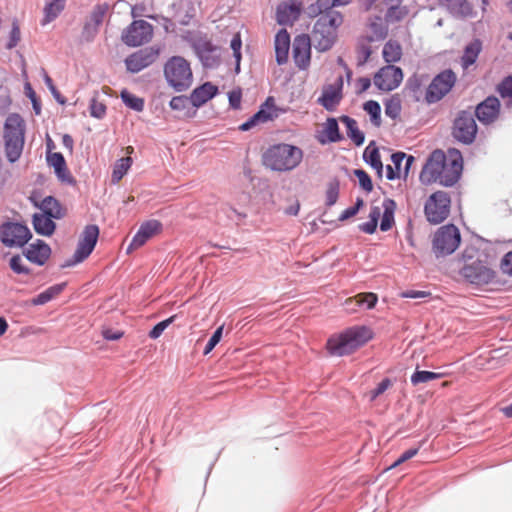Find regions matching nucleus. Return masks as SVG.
<instances>
[{"label":"nucleus","mask_w":512,"mask_h":512,"mask_svg":"<svg viewBox=\"0 0 512 512\" xmlns=\"http://www.w3.org/2000/svg\"><path fill=\"white\" fill-rule=\"evenodd\" d=\"M169 106L172 110L175 111H185L190 110L192 107V101L190 96L187 97L185 95L174 96L169 103Z\"/></svg>","instance_id":"603ef678"},{"label":"nucleus","mask_w":512,"mask_h":512,"mask_svg":"<svg viewBox=\"0 0 512 512\" xmlns=\"http://www.w3.org/2000/svg\"><path fill=\"white\" fill-rule=\"evenodd\" d=\"M312 40L306 34H301L295 37L293 42V59L295 64L300 69H306L310 64Z\"/></svg>","instance_id":"412c9836"},{"label":"nucleus","mask_w":512,"mask_h":512,"mask_svg":"<svg viewBox=\"0 0 512 512\" xmlns=\"http://www.w3.org/2000/svg\"><path fill=\"white\" fill-rule=\"evenodd\" d=\"M343 78L339 76L335 83L325 85L317 102L329 112H334L340 104L343 94Z\"/></svg>","instance_id":"6ab92c4d"},{"label":"nucleus","mask_w":512,"mask_h":512,"mask_svg":"<svg viewBox=\"0 0 512 512\" xmlns=\"http://www.w3.org/2000/svg\"><path fill=\"white\" fill-rule=\"evenodd\" d=\"M47 163L54 168V172L61 183L75 185L76 180L67 168L64 156L60 152L49 153Z\"/></svg>","instance_id":"393cba45"},{"label":"nucleus","mask_w":512,"mask_h":512,"mask_svg":"<svg viewBox=\"0 0 512 512\" xmlns=\"http://www.w3.org/2000/svg\"><path fill=\"white\" fill-rule=\"evenodd\" d=\"M164 76L176 92L186 91L193 82L190 63L182 56H172L164 64Z\"/></svg>","instance_id":"39448f33"},{"label":"nucleus","mask_w":512,"mask_h":512,"mask_svg":"<svg viewBox=\"0 0 512 512\" xmlns=\"http://www.w3.org/2000/svg\"><path fill=\"white\" fill-rule=\"evenodd\" d=\"M223 217H226L230 221L236 222V224H239L246 218V214L239 212L237 209L228 204H225L221 206L217 214L219 221H221Z\"/></svg>","instance_id":"79ce46f5"},{"label":"nucleus","mask_w":512,"mask_h":512,"mask_svg":"<svg viewBox=\"0 0 512 512\" xmlns=\"http://www.w3.org/2000/svg\"><path fill=\"white\" fill-rule=\"evenodd\" d=\"M300 10L295 5H279L276 12L277 22L280 25L292 24L299 17Z\"/></svg>","instance_id":"c9c22d12"},{"label":"nucleus","mask_w":512,"mask_h":512,"mask_svg":"<svg viewBox=\"0 0 512 512\" xmlns=\"http://www.w3.org/2000/svg\"><path fill=\"white\" fill-rule=\"evenodd\" d=\"M350 302H356L357 306L363 307L366 309H372L377 301L378 297L375 293L369 292V293H360L357 296H355L354 299H350Z\"/></svg>","instance_id":"de8ad7c7"},{"label":"nucleus","mask_w":512,"mask_h":512,"mask_svg":"<svg viewBox=\"0 0 512 512\" xmlns=\"http://www.w3.org/2000/svg\"><path fill=\"white\" fill-rule=\"evenodd\" d=\"M477 132L478 127L472 109L460 110L453 120V138L464 145H471L476 139Z\"/></svg>","instance_id":"0eeeda50"},{"label":"nucleus","mask_w":512,"mask_h":512,"mask_svg":"<svg viewBox=\"0 0 512 512\" xmlns=\"http://www.w3.org/2000/svg\"><path fill=\"white\" fill-rule=\"evenodd\" d=\"M90 115L97 119H102L106 115V105L102 102L92 99L89 105Z\"/></svg>","instance_id":"e2e57ef3"},{"label":"nucleus","mask_w":512,"mask_h":512,"mask_svg":"<svg viewBox=\"0 0 512 512\" xmlns=\"http://www.w3.org/2000/svg\"><path fill=\"white\" fill-rule=\"evenodd\" d=\"M302 159V149L286 143L272 145L263 155L264 165L278 172L295 169L301 163Z\"/></svg>","instance_id":"f03ea898"},{"label":"nucleus","mask_w":512,"mask_h":512,"mask_svg":"<svg viewBox=\"0 0 512 512\" xmlns=\"http://www.w3.org/2000/svg\"><path fill=\"white\" fill-rule=\"evenodd\" d=\"M339 119L346 126L347 136L356 146H361L365 141V135L359 130L356 120L347 115H342Z\"/></svg>","instance_id":"473e14b6"},{"label":"nucleus","mask_w":512,"mask_h":512,"mask_svg":"<svg viewBox=\"0 0 512 512\" xmlns=\"http://www.w3.org/2000/svg\"><path fill=\"white\" fill-rule=\"evenodd\" d=\"M373 338L372 330L367 326H353L339 335L331 336L327 341V350L333 356H345L355 352Z\"/></svg>","instance_id":"f257e3e1"},{"label":"nucleus","mask_w":512,"mask_h":512,"mask_svg":"<svg viewBox=\"0 0 512 512\" xmlns=\"http://www.w3.org/2000/svg\"><path fill=\"white\" fill-rule=\"evenodd\" d=\"M34 205L42 211V214L57 220L66 214L61 203L53 196H46L40 203L34 201Z\"/></svg>","instance_id":"bb28decb"},{"label":"nucleus","mask_w":512,"mask_h":512,"mask_svg":"<svg viewBox=\"0 0 512 512\" xmlns=\"http://www.w3.org/2000/svg\"><path fill=\"white\" fill-rule=\"evenodd\" d=\"M231 49L233 50V56L236 60V66L235 71L236 73L240 72V61H241V47H242V41L239 34H236L233 36L231 43H230Z\"/></svg>","instance_id":"4d7b16f0"},{"label":"nucleus","mask_w":512,"mask_h":512,"mask_svg":"<svg viewBox=\"0 0 512 512\" xmlns=\"http://www.w3.org/2000/svg\"><path fill=\"white\" fill-rule=\"evenodd\" d=\"M193 47L204 67L215 68L220 64L217 47L211 41L200 39L195 42Z\"/></svg>","instance_id":"5701e85b"},{"label":"nucleus","mask_w":512,"mask_h":512,"mask_svg":"<svg viewBox=\"0 0 512 512\" xmlns=\"http://www.w3.org/2000/svg\"><path fill=\"white\" fill-rule=\"evenodd\" d=\"M132 163L133 160L129 156L118 159L113 166L112 182L118 183L128 172Z\"/></svg>","instance_id":"ea45409f"},{"label":"nucleus","mask_w":512,"mask_h":512,"mask_svg":"<svg viewBox=\"0 0 512 512\" xmlns=\"http://www.w3.org/2000/svg\"><path fill=\"white\" fill-rule=\"evenodd\" d=\"M323 133L325 134L326 138H319V142L321 144L336 143L343 139V136L339 130L338 121L336 118L333 117H330L326 120V123L324 124Z\"/></svg>","instance_id":"7c9ffc66"},{"label":"nucleus","mask_w":512,"mask_h":512,"mask_svg":"<svg viewBox=\"0 0 512 512\" xmlns=\"http://www.w3.org/2000/svg\"><path fill=\"white\" fill-rule=\"evenodd\" d=\"M66 0H48L43 9L44 17L41 22L42 25H46L54 21L64 10Z\"/></svg>","instance_id":"72a5a7b5"},{"label":"nucleus","mask_w":512,"mask_h":512,"mask_svg":"<svg viewBox=\"0 0 512 512\" xmlns=\"http://www.w3.org/2000/svg\"><path fill=\"white\" fill-rule=\"evenodd\" d=\"M402 80V69L394 65L382 67L374 76L375 86L382 91H392L396 89L401 84Z\"/></svg>","instance_id":"f3484780"},{"label":"nucleus","mask_w":512,"mask_h":512,"mask_svg":"<svg viewBox=\"0 0 512 512\" xmlns=\"http://www.w3.org/2000/svg\"><path fill=\"white\" fill-rule=\"evenodd\" d=\"M461 235L459 229L448 224L440 227L433 238V251L437 257L452 254L459 246Z\"/></svg>","instance_id":"6e6552de"},{"label":"nucleus","mask_w":512,"mask_h":512,"mask_svg":"<svg viewBox=\"0 0 512 512\" xmlns=\"http://www.w3.org/2000/svg\"><path fill=\"white\" fill-rule=\"evenodd\" d=\"M446 159L447 157L442 150H434L422 168L419 177L420 181L424 185L438 183L441 176V170L443 169L444 163H446Z\"/></svg>","instance_id":"dca6fc26"},{"label":"nucleus","mask_w":512,"mask_h":512,"mask_svg":"<svg viewBox=\"0 0 512 512\" xmlns=\"http://www.w3.org/2000/svg\"><path fill=\"white\" fill-rule=\"evenodd\" d=\"M222 333H223V326L218 327L214 331V333L212 334V336L210 337V339L208 340V342L204 348V351H203L204 355L209 354L214 349V347L220 342V340L222 338Z\"/></svg>","instance_id":"0e129e2a"},{"label":"nucleus","mask_w":512,"mask_h":512,"mask_svg":"<svg viewBox=\"0 0 512 512\" xmlns=\"http://www.w3.org/2000/svg\"><path fill=\"white\" fill-rule=\"evenodd\" d=\"M176 316L173 315L169 317L168 319H165L159 323H157L149 332V337L151 339H157L159 338L164 330L175 320Z\"/></svg>","instance_id":"052dcab7"},{"label":"nucleus","mask_w":512,"mask_h":512,"mask_svg":"<svg viewBox=\"0 0 512 512\" xmlns=\"http://www.w3.org/2000/svg\"><path fill=\"white\" fill-rule=\"evenodd\" d=\"M340 3L338 0H316L314 4H311L308 7L310 15H323V13H328L334 11L333 8Z\"/></svg>","instance_id":"a19ab883"},{"label":"nucleus","mask_w":512,"mask_h":512,"mask_svg":"<svg viewBox=\"0 0 512 512\" xmlns=\"http://www.w3.org/2000/svg\"><path fill=\"white\" fill-rule=\"evenodd\" d=\"M31 238L29 227L22 222L6 220L0 225V242L7 248H23Z\"/></svg>","instance_id":"423d86ee"},{"label":"nucleus","mask_w":512,"mask_h":512,"mask_svg":"<svg viewBox=\"0 0 512 512\" xmlns=\"http://www.w3.org/2000/svg\"><path fill=\"white\" fill-rule=\"evenodd\" d=\"M53 219L54 218L42 213H35L32 217V224L35 232L42 236H51L56 229V224Z\"/></svg>","instance_id":"c85d7f7f"},{"label":"nucleus","mask_w":512,"mask_h":512,"mask_svg":"<svg viewBox=\"0 0 512 512\" xmlns=\"http://www.w3.org/2000/svg\"><path fill=\"white\" fill-rule=\"evenodd\" d=\"M51 253V247L41 239L29 244L23 251V255L28 261L39 266H43L48 261Z\"/></svg>","instance_id":"b1692460"},{"label":"nucleus","mask_w":512,"mask_h":512,"mask_svg":"<svg viewBox=\"0 0 512 512\" xmlns=\"http://www.w3.org/2000/svg\"><path fill=\"white\" fill-rule=\"evenodd\" d=\"M500 101L495 96H488L480 102L473 111L474 117L483 125L494 123L500 114Z\"/></svg>","instance_id":"a211bd4d"},{"label":"nucleus","mask_w":512,"mask_h":512,"mask_svg":"<svg viewBox=\"0 0 512 512\" xmlns=\"http://www.w3.org/2000/svg\"><path fill=\"white\" fill-rule=\"evenodd\" d=\"M109 11L110 5L107 2L98 3L93 7L82 28V41L89 43L95 39Z\"/></svg>","instance_id":"ddd939ff"},{"label":"nucleus","mask_w":512,"mask_h":512,"mask_svg":"<svg viewBox=\"0 0 512 512\" xmlns=\"http://www.w3.org/2000/svg\"><path fill=\"white\" fill-rule=\"evenodd\" d=\"M141 233L149 240L152 236L156 235L162 230V224L160 221L151 219L142 223L139 227Z\"/></svg>","instance_id":"8fccbe9b"},{"label":"nucleus","mask_w":512,"mask_h":512,"mask_svg":"<svg viewBox=\"0 0 512 512\" xmlns=\"http://www.w3.org/2000/svg\"><path fill=\"white\" fill-rule=\"evenodd\" d=\"M153 26L145 20H134L122 32L121 40L129 47H138L151 41Z\"/></svg>","instance_id":"9b49d317"},{"label":"nucleus","mask_w":512,"mask_h":512,"mask_svg":"<svg viewBox=\"0 0 512 512\" xmlns=\"http://www.w3.org/2000/svg\"><path fill=\"white\" fill-rule=\"evenodd\" d=\"M160 55V48L149 46L142 48L125 58L126 69L135 74L152 65Z\"/></svg>","instance_id":"2eb2a0df"},{"label":"nucleus","mask_w":512,"mask_h":512,"mask_svg":"<svg viewBox=\"0 0 512 512\" xmlns=\"http://www.w3.org/2000/svg\"><path fill=\"white\" fill-rule=\"evenodd\" d=\"M66 283H59L53 286H50L45 291L38 294L36 297L32 299V304L35 306L44 305L51 301L54 297L59 295L65 288Z\"/></svg>","instance_id":"e433bc0d"},{"label":"nucleus","mask_w":512,"mask_h":512,"mask_svg":"<svg viewBox=\"0 0 512 512\" xmlns=\"http://www.w3.org/2000/svg\"><path fill=\"white\" fill-rule=\"evenodd\" d=\"M275 110L276 106L274 98L268 97L265 100V102L261 105L259 111H257L246 122L242 123L239 129L241 131H248L259 123H265L267 121L273 120L275 117L278 116L277 113H275Z\"/></svg>","instance_id":"4be33fe9"},{"label":"nucleus","mask_w":512,"mask_h":512,"mask_svg":"<svg viewBox=\"0 0 512 512\" xmlns=\"http://www.w3.org/2000/svg\"><path fill=\"white\" fill-rule=\"evenodd\" d=\"M497 92L502 98H509L508 105H512V76L505 77L498 84Z\"/></svg>","instance_id":"5fc2aeb1"},{"label":"nucleus","mask_w":512,"mask_h":512,"mask_svg":"<svg viewBox=\"0 0 512 512\" xmlns=\"http://www.w3.org/2000/svg\"><path fill=\"white\" fill-rule=\"evenodd\" d=\"M401 113V103L398 98H391L385 102V114L391 119H396Z\"/></svg>","instance_id":"6e6d98bb"},{"label":"nucleus","mask_w":512,"mask_h":512,"mask_svg":"<svg viewBox=\"0 0 512 512\" xmlns=\"http://www.w3.org/2000/svg\"><path fill=\"white\" fill-rule=\"evenodd\" d=\"M363 109L370 115L371 122L374 126L379 127L381 125V106L377 101H367Z\"/></svg>","instance_id":"a18cd8bd"},{"label":"nucleus","mask_w":512,"mask_h":512,"mask_svg":"<svg viewBox=\"0 0 512 512\" xmlns=\"http://www.w3.org/2000/svg\"><path fill=\"white\" fill-rule=\"evenodd\" d=\"M218 92L217 86L211 82H205L201 86L195 88L190 94L193 108H199L207 101L212 99Z\"/></svg>","instance_id":"a878e982"},{"label":"nucleus","mask_w":512,"mask_h":512,"mask_svg":"<svg viewBox=\"0 0 512 512\" xmlns=\"http://www.w3.org/2000/svg\"><path fill=\"white\" fill-rule=\"evenodd\" d=\"M43 74H44V82L47 85V87L50 90V92L52 93V95L55 98V100L59 104H62V105L65 104L66 103V99L57 90V88L55 87L51 77L45 71H43Z\"/></svg>","instance_id":"69168bd1"},{"label":"nucleus","mask_w":512,"mask_h":512,"mask_svg":"<svg viewBox=\"0 0 512 512\" xmlns=\"http://www.w3.org/2000/svg\"><path fill=\"white\" fill-rule=\"evenodd\" d=\"M392 386V381L390 378H384L375 389L370 392V401L376 400L377 397L382 395L387 389Z\"/></svg>","instance_id":"774afa93"},{"label":"nucleus","mask_w":512,"mask_h":512,"mask_svg":"<svg viewBox=\"0 0 512 512\" xmlns=\"http://www.w3.org/2000/svg\"><path fill=\"white\" fill-rule=\"evenodd\" d=\"M456 74L451 69L438 73L427 86V105L441 101L454 87Z\"/></svg>","instance_id":"1a4fd4ad"},{"label":"nucleus","mask_w":512,"mask_h":512,"mask_svg":"<svg viewBox=\"0 0 512 512\" xmlns=\"http://www.w3.org/2000/svg\"><path fill=\"white\" fill-rule=\"evenodd\" d=\"M94 248H90L89 245L78 242L77 248L70 259H67L62 265V268L72 267L78 263L83 262L92 253Z\"/></svg>","instance_id":"58836bf2"},{"label":"nucleus","mask_w":512,"mask_h":512,"mask_svg":"<svg viewBox=\"0 0 512 512\" xmlns=\"http://www.w3.org/2000/svg\"><path fill=\"white\" fill-rule=\"evenodd\" d=\"M481 51L482 42L480 39L476 38L467 44L461 57L462 68L468 69L470 66L475 64Z\"/></svg>","instance_id":"c756f323"},{"label":"nucleus","mask_w":512,"mask_h":512,"mask_svg":"<svg viewBox=\"0 0 512 512\" xmlns=\"http://www.w3.org/2000/svg\"><path fill=\"white\" fill-rule=\"evenodd\" d=\"M99 236V228L95 224L87 225L80 237L79 242L89 245L90 248H95Z\"/></svg>","instance_id":"37998d69"},{"label":"nucleus","mask_w":512,"mask_h":512,"mask_svg":"<svg viewBox=\"0 0 512 512\" xmlns=\"http://www.w3.org/2000/svg\"><path fill=\"white\" fill-rule=\"evenodd\" d=\"M339 191V180L337 178L330 180L329 183L327 184L326 190V206L331 207L337 202L339 197Z\"/></svg>","instance_id":"09e8293b"},{"label":"nucleus","mask_w":512,"mask_h":512,"mask_svg":"<svg viewBox=\"0 0 512 512\" xmlns=\"http://www.w3.org/2000/svg\"><path fill=\"white\" fill-rule=\"evenodd\" d=\"M289 48V33L286 29H281L275 36V56L278 65H283L288 61Z\"/></svg>","instance_id":"cd10ccee"},{"label":"nucleus","mask_w":512,"mask_h":512,"mask_svg":"<svg viewBox=\"0 0 512 512\" xmlns=\"http://www.w3.org/2000/svg\"><path fill=\"white\" fill-rule=\"evenodd\" d=\"M123 103L136 112H142L144 109V99L140 98L127 90H123L120 94Z\"/></svg>","instance_id":"c03bdc74"},{"label":"nucleus","mask_w":512,"mask_h":512,"mask_svg":"<svg viewBox=\"0 0 512 512\" xmlns=\"http://www.w3.org/2000/svg\"><path fill=\"white\" fill-rule=\"evenodd\" d=\"M462 277L470 284L481 286L493 282L496 273L486 262L474 260L465 264L460 270Z\"/></svg>","instance_id":"f8f14e48"},{"label":"nucleus","mask_w":512,"mask_h":512,"mask_svg":"<svg viewBox=\"0 0 512 512\" xmlns=\"http://www.w3.org/2000/svg\"><path fill=\"white\" fill-rule=\"evenodd\" d=\"M384 209L380 222V230L386 232L390 230L394 224V214L396 210V202L391 198H385L382 203Z\"/></svg>","instance_id":"f704fd0d"},{"label":"nucleus","mask_w":512,"mask_h":512,"mask_svg":"<svg viewBox=\"0 0 512 512\" xmlns=\"http://www.w3.org/2000/svg\"><path fill=\"white\" fill-rule=\"evenodd\" d=\"M20 39H21L20 27L18 25L17 20H14L12 22V28L9 33V40L6 44V48L9 50L13 49L14 47H16L18 45Z\"/></svg>","instance_id":"bf43d9fd"},{"label":"nucleus","mask_w":512,"mask_h":512,"mask_svg":"<svg viewBox=\"0 0 512 512\" xmlns=\"http://www.w3.org/2000/svg\"><path fill=\"white\" fill-rule=\"evenodd\" d=\"M342 21V15L338 11L323 13L318 17L309 36L316 50L325 52L333 47L337 38V28Z\"/></svg>","instance_id":"7ed1b4c3"},{"label":"nucleus","mask_w":512,"mask_h":512,"mask_svg":"<svg viewBox=\"0 0 512 512\" xmlns=\"http://www.w3.org/2000/svg\"><path fill=\"white\" fill-rule=\"evenodd\" d=\"M422 444H423V442H421L417 447L410 448V449L406 450L405 452H403L399 456V458L390 466V469L399 466L400 464L406 462L407 460H409V459L413 458L415 455H417Z\"/></svg>","instance_id":"338daca9"},{"label":"nucleus","mask_w":512,"mask_h":512,"mask_svg":"<svg viewBox=\"0 0 512 512\" xmlns=\"http://www.w3.org/2000/svg\"><path fill=\"white\" fill-rule=\"evenodd\" d=\"M451 199L448 193L436 191L427 199L424 212L431 224L442 223L450 213Z\"/></svg>","instance_id":"9d476101"},{"label":"nucleus","mask_w":512,"mask_h":512,"mask_svg":"<svg viewBox=\"0 0 512 512\" xmlns=\"http://www.w3.org/2000/svg\"><path fill=\"white\" fill-rule=\"evenodd\" d=\"M3 138L7 159L13 163L20 158L25 140V122L19 114L8 115Z\"/></svg>","instance_id":"20e7f679"},{"label":"nucleus","mask_w":512,"mask_h":512,"mask_svg":"<svg viewBox=\"0 0 512 512\" xmlns=\"http://www.w3.org/2000/svg\"><path fill=\"white\" fill-rule=\"evenodd\" d=\"M382 55L387 63H395L401 59L402 47L398 41L389 40L383 47Z\"/></svg>","instance_id":"4c0bfd02"},{"label":"nucleus","mask_w":512,"mask_h":512,"mask_svg":"<svg viewBox=\"0 0 512 512\" xmlns=\"http://www.w3.org/2000/svg\"><path fill=\"white\" fill-rule=\"evenodd\" d=\"M370 29L373 33L372 40H383L387 36V27L383 24L380 17H376L375 20L370 23Z\"/></svg>","instance_id":"864d4df0"},{"label":"nucleus","mask_w":512,"mask_h":512,"mask_svg":"<svg viewBox=\"0 0 512 512\" xmlns=\"http://www.w3.org/2000/svg\"><path fill=\"white\" fill-rule=\"evenodd\" d=\"M354 175L357 177L359 185L364 191L369 193L373 190L371 177L367 174L366 171L362 169H356L354 170Z\"/></svg>","instance_id":"13d9d810"},{"label":"nucleus","mask_w":512,"mask_h":512,"mask_svg":"<svg viewBox=\"0 0 512 512\" xmlns=\"http://www.w3.org/2000/svg\"><path fill=\"white\" fill-rule=\"evenodd\" d=\"M463 170V159L460 151L449 149L446 163L441 170L438 183L445 187H452L461 177Z\"/></svg>","instance_id":"4468645a"},{"label":"nucleus","mask_w":512,"mask_h":512,"mask_svg":"<svg viewBox=\"0 0 512 512\" xmlns=\"http://www.w3.org/2000/svg\"><path fill=\"white\" fill-rule=\"evenodd\" d=\"M10 269L18 275H29L31 269L27 267L19 254L13 255L9 260Z\"/></svg>","instance_id":"3c124183"},{"label":"nucleus","mask_w":512,"mask_h":512,"mask_svg":"<svg viewBox=\"0 0 512 512\" xmlns=\"http://www.w3.org/2000/svg\"><path fill=\"white\" fill-rule=\"evenodd\" d=\"M428 82L429 76L427 74L414 73L407 79L405 91L414 102L427 104Z\"/></svg>","instance_id":"aec40b11"},{"label":"nucleus","mask_w":512,"mask_h":512,"mask_svg":"<svg viewBox=\"0 0 512 512\" xmlns=\"http://www.w3.org/2000/svg\"><path fill=\"white\" fill-rule=\"evenodd\" d=\"M442 377V373H436L426 370H416L411 376V383L413 385H418L421 383H426L428 381L440 379Z\"/></svg>","instance_id":"49530a36"},{"label":"nucleus","mask_w":512,"mask_h":512,"mask_svg":"<svg viewBox=\"0 0 512 512\" xmlns=\"http://www.w3.org/2000/svg\"><path fill=\"white\" fill-rule=\"evenodd\" d=\"M363 160L375 169L379 176L382 174L383 164L381 161L379 149L374 141H371L363 152Z\"/></svg>","instance_id":"2f4dec72"},{"label":"nucleus","mask_w":512,"mask_h":512,"mask_svg":"<svg viewBox=\"0 0 512 512\" xmlns=\"http://www.w3.org/2000/svg\"><path fill=\"white\" fill-rule=\"evenodd\" d=\"M407 13L406 8L399 6H391L386 13V19L391 22L402 20Z\"/></svg>","instance_id":"680f3d73"}]
</instances>
